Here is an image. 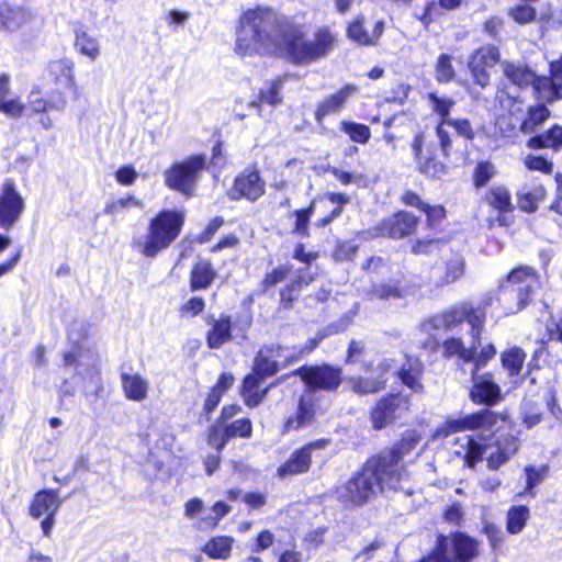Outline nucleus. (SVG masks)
<instances>
[{
	"label": "nucleus",
	"instance_id": "f257e3e1",
	"mask_svg": "<svg viewBox=\"0 0 562 562\" xmlns=\"http://www.w3.org/2000/svg\"><path fill=\"white\" fill-rule=\"evenodd\" d=\"M334 36L327 29L316 32L313 41L303 40L301 29L268 8L246 11L236 33L235 52L240 56L284 54L293 63L307 64L327 55Z\"/></svg>",
	"mask_w": 562,
	"mask_h": 562
},
{
	"label": "nucleus",
	"instance_id": "f03ea898",
	"mask_svg": "<svg viewBox=\"0 0 562 562\" xmlns=\"http://www.w3.org/2000/svg\"><path fill=\"white\" fill-rule=\"evenodd\" d=\"M401 487V473L391 470L389 474L379 460L371 458L358 473L338 488V495L346 503L361 505L378 492Z\"/></svg>",
	"mask_w": 562,
	"mask_h": 562
},
{
	"label": "nucleus",
	"instance_id": "7ed1b4c3",
	"mask_svg": "<svg viewBox=\"0 0 562 562\" xmlns=\"http://www.w3.org/2000/svg\"><path fill=\"white\" fill-rule=\"evenodd\" d=\"M184 214L177 210H164L150 220L147 234L134 243L136 250L147 258H155L167 249L180 235Z\"/></svg>",
	"mask_w": 562,
	"mask_h": 562
},
{
	"label": "nucleus",
	"instance_id": "20e7f679",
	"mask_svg": "<svg viewBox=\"0 0 562 562\" xmlns=\"http://www.w3.org/2000/svg\"><path fill=\"white\" fill-rule=\"evenodd\" d=\"M463 322L471 327V337L474 339V347L481 345V333L485 323V313L480 307H474L469 302H463L434 315L419 325V330L431 335L436 330H452Z\"/></svg>",
	"mask_w": 562,
	"mask_h": 562
},
{
	"label": "nucleus",
	"instance_id": "39448f33",
	"mask_svg": "<svg viewBox=\"0 0 562 562\" xmlns=\"http://www.w3.org/2000/svg\"><path fill=\"white\" fill-rule=\"evenodd\" d=\"M539 285L538 277L530 267L514 269L506 282L499 286V299L505 304L507 314H515L525 308Z\"/></svg>",
	"mask_w": 562,
	"mask_h": 562
},
{
	"label": "nucleus",
	"instance_id": "423d86ee",
	"mask_svg": "<svg viewBox=\"0 0 562 562\" xmlns=\"http://www.w3.org/2000/svg\"><path fill=\"white\" fill-rule=\"evenodd\" d=\"M479 554V542L463 533L439 536L435 550L419 562H470Z\"/></svg>",
	"mask_w": 562,
	"mask_h": 562
},
{
	"label": "nucleus",
	"instance_id": "0eeeda50",
	"mask_svg": "<svg viewBox=\"0 0 562 562\" xmlns=\"http://www.w3.org/2000/svg\"><path fill=\"white\" fill-rule=\"evenodd\" d=\"M206 167L203 154L190 156L182 161L172 164L165 172V184L187 196H191L202 171Z\"/></svg>",
	"mask_w": 562,
	"mask_h": 562
},
{
	"label": "nucleus",
	"instance_id": "6e6552de",
	"mask_svg": "<svg viewBox=\"0 0 562 562\" xmlns=\"http://www.w3.org/2000/svg\"><path fill=\"white\" fill-rule=\"evenodd\" d=\"M504 419L505 417L499 413L491 409H481L456 419L447 420L438 432L446 437L453 432L477 430L481 432L482 438H487L498 429L499 422Z\"/></svg>",
	"mask_w": 562,
	"mask_h": 562
},
{
	"label": "nucleus",
	"instance_id": "1a4fd4ad",
	"mask_svg": "<svg viewBox=\"0 0 562 562\" xmlns=\"http://www.w3.org/2000/svg\"><path fill=\"white\" fill-rule=\"evenodd\" d=\"M63 504L57 490H41L35 493L30 507L29 515L34 519L44 517L41 521V529L45 537H50L55 525V515Z\"/></svg>",
	"mask_w": 562,
	"mask_h": 562
},
{
	"label": "nucleus",
	"instance_id": "9d476101",
	"mask_svg": "<svg viewBox=\"0 0 562 562\" xmlns=\"http://www.w3.org/2000/svg\"><path fill=\"white\" fill-rule=\"evenodd\" d=\"M295 373L311 389L334 391L341 383V370L329 364L303 366Z\"/></svg>",
	"mask_w": 562,
	"mask_h": 562
},
{
	"label": "nucleus",
	"instance_id": "9b49d317",
	"mask_svg": "<svg viewBox=\"0 0 562 562\" xmlns=\"http://www.w3.org/2000/svg\"><path fill=\"white\" fill-rule=\"evenodd\" d=\"M25 204L12 180H7L0 192V227L9 229L20 218Z\"/></svg>",
	"mask_w": 562,
	"mask_h": 562
},
{
	"label": "nucleus",
	"instance_id": "f8f14e48",
	"mask_svg": "<svg viewBox=\"0 0 562 562\" xmlns=\"http://www.w3.org/2000/svg\"><path fill=\"white\" fill-rule=\"evenodd\" d=\"M408 409V398L402 394H390L381 398L371 411L374 429H382Z\"/></svg>",
	"mask_w": 562,
	"mask_h": 562
},
{
	"label": "nucleus",
	"instance_id": "ddd939ff",
	"mask_svg": "<svg viewBox=\"0 0 562 562\" xmlns=\"http://www.w3.org/2000/svg\"><path fill=\"white\" fill-rule=\"evenodd\" d=\"M329 443V439H318L296 449L286 462L278 468V476L283 479L288 475L306 473L310 470L312 452L315 450H323L328 447Z\"/></svg>",
	"mask_w": 562,
	"mask_h": 562
},
{
	"label": "nucleus",
	"instance_id": "4468645a",
	"mask_svg": "<svg viewBox=\"0 0 562 562\" xmlns=\"http://www.w3.org/2000/svg\"><path fill=\"white\" fill-rule=\"evenodd\" d=\"M266 192V182L257 170H246L236 177L228 195L232 200L246 199L255 202Z\"/></svg>",
	"mask_w": 562,
	"mask_h": 562
},
{
	"label": "nucleus",
	"instance_id": "2eb2a0df",
	"mask_svg": "<svg viewBox=\"0 0 562 562\" xmlns=\"http://www.w3.org/2000/svg\"><path fill=\"white\" fill-rule=\"evenodd\" d=\"M472 382L470 398L473 403L491 406L501 401V387L491 373L479 374L477 371H472Z\"/></svg>",
	"mask_w": 562,
	"mask_h": 562
},
{
	"label": "nucleus",
	"instance_id": "dca6fc26",
	"mask_svg": "<svg viewBox=\"0 0 562 562\" xmlns=\"http://www.w3.org/2000/svg\"><path fill=\"white\" fill-rule=\"evenodd\" d=\"M417 442L418 440L413 436L404 437L391 450L382 452L374 459L380 461V464L389 474H391V470L400 472L402 482L406 475V472L401 464V461L405 454L411 452L416 447Z\"/></svg>",
	"mask_w": 562,
	"mask_h": 562
},
{
	"label": "nucleus",
	"instance_id": "f3484780",
	"mask_svg": "<svg viewBox=\"0 0 562 562\" xmlns=\"http://www.w3.org/2000/svg\"><path fill=\"white\" fill-rule=\"evenodd\" d=\"M417 442L418 440L413 436L404 437L391 450L382 452L374 459L380 461V464L389 474H391V470L400 472L402 482L406 475V472L401 464V461L405 454L411 452L416 447Z\"/></svg>",
	"mask_w": 562,
	"mask_h": 562
},
{
	"label": "nucleus",
	"instance_id": "a211bd4d",
	"mask_svg": "<svg viewBox=\"0 0 562 562\" xmlns=\"http://www.w3.org/2000/svg\"><path fill=\"white\" fill-rule=\"evenodd\" d=\"M418 218L408 212H400L385 218L379 225L382 236L400 239L415 232Z\"/></svg>",
	"mask_w": 562,
	"mask_h": 562
},
{
	"label": "nucleus",
	"instance_id": "6ab92c4d",
	"mask_svg": "<svg viewBox=\"0 0 562 562\" xmlns=\"http://www.w3.org/2000/svg\"><path fill=\"white\" fill-rule=\"evenodd\" d=\"M559 67L558 65L553 66V70L550 69V77L535 75L531 87L540 100L551 102L562 98V71L559 70Z\"/></svg>",
	"mask_w": 562,
	"mask_h": 562
},
{
	"label": "nucleus",
	"instance_id": "aec40b11",
	"mask_svg": "<svg viewBox=\"0 0 562 562\" xmlns=\"http://www.w3.org/2000/svg\"><path fill=\"white\" fill-rule=\"evenodd\" d=\"M384 22L376 21L370 32L364 23L363 16H358L348 27V36L355 43L361 46H374L382 36Z\"/></svg>",
	"mask_w": 562,
	"mask_h": 562
},
{
	"label": "nucleus",
	"instance_id": "412c9836",
	"mask_svg": "<svg viewBox=\"0 0 562 562\" xmlns=\"http://www.w3.org/2000/svg\"><path fill=\"white\" fill-rule=\"evenodd\" d=\"M357 88L352 85L342 87L339 91L324 99L317 106L315 119L319 123L323 119L330 114L340 112L347 101L356 93Z\"/></svg>",
	"mask_w": 562,
	"mask_h": 562
},
{
	"label": "nucleus",
	"instance_id": "4be33fe9",
	"mask_svg": "<svg viewBox=\"0 0 562 562\" xmlns=\"http://www.w3.org/2000/svg\"><path fill=\"white\" fill-rule=\"evenodd\" d=\"M120 380L123 393L127 400L142 402L147 398L149 382L146 378L139 373L122 371Z\"/></svg>",
	"mask_w": 562,
	"mask_h": 562
},
{
	"label": "nucleus",
	"instance_id": "5701e85b",
	"mask_svg": "<svg viewBox=\"0 0 562 562\" xmlns=\"http://www.w3.org/2000/svg\"><path fill=\"white\" fill-rule=\"evenodd\" d=\"M423 135L418 134L414 137L412 147L418 169L422 173L430 178H440L446 173V167L437 161L432 156L423 154Z\"/></svg>",
	"mask_w": 562,
	"mask_h": 562
},
{
	"label": "nucleus",
	"instance_id": "b1692460",
	"mask_svg": "<svg viewBox=\"0 0 562 562\" xmlns=\"http://www.w3.org/2000/svg\"><path fill=\"white\" fill-rule=\"evenodd\" d=\"M280 363L276 347H265L258 351L255 358L251 374L265 380L279 371Z\"/></svg>",
	"mask_w": 562,
	"mask_h": 562
},
{
	"label": "nucleus",
	"instance_id": "393cba45",
	"mask_svg": "<svg viewBox=\"0 0 562 562\" xmlns=\"http://www.w3.org/2000/svg\"><path fill=\"white\" fill-rule=\"evenodd\" d=\"M518 439L512 435L501 436L496 440V450L488 454L487 464L492 470H497L505 464L518 450Z\"/></svg>",
	"mask_w": 562,
	"mask_h": 562
},
{
	"label": "nucleus",
	"instance_id": "a878e982",
	"mask_svg": "<svg viewBox=\"0 0 562 562\" xmlns=\"http://www.w3.org/2000/svg\"><path fill=\"white\" fill-rule=\"evenodd\" d=\"M269 386H263V379L254 374H248L243 381L240 395L246 406L257 407L266 397Z\"/></svg>",
	"mask_w": 562,
	"mask_h": 562
},
{
	"label": "nucleus",
	"instance_id": "bb28decb",
	"mask_svg": "<svg viewBox=\"0 0 562 562\" xmlns=\"http://www.w3.org/2000/svg\"><path fill=\"white\" fill-rule=\"evenodd\" d=\"M501 67L505 78L518 88L529 87L535 81V71L524 64L505 60Z\"/></svg>",
	"mask_w": 562,
	"mask_h": 562
},
{
	"label": "nucleus",
	"instance_id": "cd10ccee",
	"mask_svg": "<svg viewBox=\"0 0 562 562\" xmlns=\"http://www.w3.org/2000/svg\"><path fill=\"white\" fill-rule=\"evenodd\" d=\"M232 338V322L228 316H221L214 321L211 329L207 331V346L212 349H218Z\"/></svg>",
	"mask_w": 562,
	"mask_h": 562
},
{
	"label": "nucleus",
	"instance_id": "c85d7f7f",
	"mask_svg": "<svg viewBox=\"0 0 562 562\" xmlns=\"http://www.w3.org/2000/svg\"><path fill=\"white\" fill-rule=\"evenodd\" d=\"M216 271L207 260L198 261L192 270L190 278V286L192 291L207 289L216 278Z\"/></svg>",
	"mask_w": 562,
	"mask_h": 562
},
{
	"label": "nucleus",
	"instance_id": "c756f323",
	"mask_svg": "<svg viewBox=\"0 0 562 562\" xmlns=\"http://www.w3.org/2000/svg\"><path fill=\"white\" fill-rule=\"evenodd\" d=\"M313 407L314 405L311 401L301 397L295 415L289 417L284 424V431L297 430L311 424L314 418Z\"/></svg>",
	"mask_w": 562,
	"mask_h": 562
},
{
	"label": "nucleus",
	"instance_id": "7c9ffc66",
	"mask_svg": "<svg viewBox=\"0 0 562 562\" xmlns=\"http://www.w3.org/2000/svg\"><path fill=\"white\" fill-rule=\"evenodd\" d=\"M458 443L460 448L456 450V454L463 457L468 467L473 468L482 460V456L485 452L484 448L472 437L463 436L458 438Z\"/></svg>",
	"mask_w": 562,
	"mask_h": 562
},
{
	"label": "nucleus",
	"instance_id": "2f4dec72",
	"mask_svg": "<svg viewBox=\"0 0 562 562\" xmlns=\"http://www.w3.org/2000/svg\"><path fill=\"white\" fill-rule=\"evenodd\" d=\"M322 339H323V336H319L318 338L310 339L303 347H282V346H274V347L279 355L281 364L284 367L286 364L297 361L304 355L310 353L312 350H314L317 347V345L319 344V341Z\"/></svg>",
	"mask_w": 562,
	"mask_h": 562
},
{
	"label": "nucleus",
	"instance_id": "473e14b6",
	"mask_svg": "<svg viewBox=\"0 0 562 562\" xmlns=\"http://www.w3.org/2000/svg\"><path fill=\"white\" fill-rule=\"evenodd\" d=\"M423 373V363L418 359H408L400 371L402 382L414 392H422L423 384L420 376Z\"/></svg>",
	"mask_w": 562,
	"mask_h": 562
},
{
	"label": "nucleus",
	"instance_id": "72a5a7b5",
	"mask_svg": "<svg viewBox=\"0 0 562 562\" xmlns=\"http://www.w3.org/2000/svg\"><path fill=\"white\" fill-rule=\"evenodd\" d=\"M233 543L234 539L231 537H214L203 547V552L212 559L225 560L231 555Z\"/></svg>",
	"mask_w": 562,
	"mask_h": 562
},
{
	"label": "nucleus",
	"instance_id": "f704fd0d",
	"mask_svg": "<svg viewBox=\"0 0 562 562\" xmlns=\"http://www.w3.org/2000/svg\"><path fill=\"white\" fill-rule=\"evenodd\" d=\"M530 148H558L562 146V126L554 125L546 133L529 139Z\"/></svg>",
	"mask_w": 562,
	"mask_h": 562
},
{
	"label": "nucleus",
	"instance_id": "c9c22d12",
	"mask_svg": "<svg viewBox=\"0 0 562 562\" xmlns=\"http://www.w3.org/2000/svg\"><path fill=\"white\" fill-rule=\"evenodd\" d=\"M75 47L91 60H95L100 55V45L98 40L86 31L78 30L76 32Z\"/></svg>",
	"mask_w": 562,
	"mask_h": 562
},
{
	"label": "nucleus",
	"instance_id": "e433bc0d",
	"mask_svg": "<svg viewBox=\"0 0 562 562\" xmlns=\"http://www.w3.org/2000/svg\"><path fill=\"white\" fill-rule=\"evenodd\" d=\"M546 191L542 186H537L532 190L522 188L518 192V206L525 212H533L537 210L539 201L544 198Z\"/></svg>",
	"mask_w": 562,
	"mask_h": 562
},
{
	"label": "nucleus",
	"instance_id": "4c0bfd02",
	"mask_svg": "<svg viewBox=\"0 0 562 562\" xmlns=\"http://www.w3.org/2000/svg\"><path fill=\"white\" fill-rule=\"evenodd\" d=\"M503 367L509 372V375L516 376L520 373L526 360V353L518 347H513L502 353Z\"/></svg>",
	"mask_w": 562,
	"mask_h": 562
},
{
	"label": "nucleus",
	"instance_id": "58836bf2",
	"mask_svg": "<svg viewBox=\"0 0 562 562\" xmlns=\"http://www.w3.org/2000/svg\"><path fill=\"white\" fill-rule=\"evenodd\" d=\"M549 116V110L543 105L530 106L527 117L520 123V131L524 134H531L536 127L542 124Z\"/></svg>",
	"mask_w": 562,
	"mask_h": 562
},
{
	"label": "nucleus",
	"instance_id": "ea45409f",
	"mask_svg": "<svg viewBox=\"0 0 562 562\" xmlns=\"http://www.w3.org/2000/svg\"><path fill=\"white\" fill-rule=\"evenodd\" d=\"M385 379L383 375H379L376 379H366V378H351L349 383L355 393L366 395L376 393L382 390L385 385Z\"/></svg>",
	"mask_w": 562,
	"mask_h": 562
},
{
	"label": "nucleus",
	"instance_id": "a19ab883",
	"mask_svg": "<svg viewBox=\"0 0 562 562\" xmlns=\"http://www.w3.org/2000/svg\"><path fill=\"white\" fill-rule=\"evenodd\" d=\"M480 347L476 345L475 348ZM443 352L447 356L458 355L464 361L474 359V339L469 348H465L460 338H449L443 342Z\"/></svg>",
	"mask_w": 562,
	"mask_h": 562
},
{
	"label": "nucleus",
	"instance_id": "79ce46f5",
	"mask_svg": "<svg viewBox=\"0 0 562 562\" xmlns=\"http://www.w3.org/2000/svg\"><path fill=\"white\" fill-rule=\"evenodd\" d=\"M487 202L499 212L512 210L510 194L503 186H494L486 195Z\"/></svg>",
	"mask_w": 562,
	"mask_h": 562
},
{
	"label": "nucleus",
	"instance_id": "37998d69",
	"mask_svg": "<svg viewBox=\"0 0 562 562\" xmlns=\"http://www.w3.org/2000/svg\"><path fill=\"white\" fill-rule=\"evenodd\" d=\"M469 61L492 68L499 61V50L494 45L482 46L471 54Z\"/></svg>",
	"mask_w": 562,
	"mask_h": 562
},
{
	"label": "nucleus",
	"instance_id": "c03bdc74",
	"mask_svg": "<svg viewBox=\"0 0 562 562\" xmlns=\"http://www.w3.org/2000/svg\"><path fill=\"white\" fill-rule=\"evenodd\" d=\"M529 517V509L526 506L513 507L507 514V531L509 533H519Z\"/></svg>",
	"mask_w": 562,
	"mask_h": 562
},
{
	"label": "nucleus",
	"instance_id": "a18cd8bd",
	"mask_svg": "<svg viewBox=\"0 0 562 562\" xmlns=\"http://www.w3.org/2000/svg\"><path fill=\"white\" fill-rule=\"evenodd\" d=\"M507 13L510 19L520 25L535 22L538 15L537 10L532 5L528 4V2L510 7Z\"/></svg>",
	"mask_w": 562,
	"mask_h": 562
},
{
	"label": "nucleus",
	"instance_id": "49530a36",
	"mask_svg": "<svg viewBox=\"0 0 562 562\" xmlns=\"http://www.w3.org/2000/svg\"><path fill=\"white\" fill-rule=\"evenodd\" d=\"M340 130L345 132L352 142L359 144H366L371 136L370 128L367 125L356 122L342 121Z\"/></svg>",
	"mask_w": 562,
	"mask_h": 562
},
{
	"label": "nucleus",
	"instance_id": "de8ad7c7",
	"mask_svg": "<svg viewBox=\"0 0 562 562\" xmlns=\"http://www.w3.org/2000/svg\"><path fill=\"white\" fill-rule=\"evenodd\" d=\"M456 76L452 58L447 54L439 55L436 63V79L439 82H450Z\"/></svg>",
	"mask_w": 562,
	"mask_h": 562
},
{
	"label": "nucleus",
	"instance_id": "09e8293b",
	"mask_svg": "<svg viewBox=\"0 0 562 562\" xmlns=\"http://www.w3.org/2000/svg\"><path fill=\"white\" fill-rule=\"evenodd\" d=\"M231 506L224 502H216L209 512L207 517L201 519V526L215 528L218 521L231 512Z\"/></svg>",
	"mask_w": 562,
	"mask_h": 562
},
{
	"label": "nucleus",
	"instance_id": "8fccbe9b",
	"mask_svg": "<svg viewBox=\"0 0 562 562\" xmlns=\"http://www.w3.org/2000/svg\"><path fill=\"white\" fill-rule=\"evenodd\" d=\"M224 428L226 430V438L229 439L235 437L249 438L252 432V424L249 418L237 419Z\"/></svg>",
	"mask_w": 562,
	"mask_h": 562
},
{
	"label": "nucleus",
	"instance_id": "3c124183",
	"mask_svg": "<svg viewBox=\"0 0 562 562\" xmlns=\"http://www.w3.org/2000/svg\"><path fill=\"white\" fill-rule=\"evenodd\" d=\"M496 175L495 166L490 161H480L474 170L475 187H484Z\"/></svg>",
	"mask_w": 562,
	"mask_h": 562
},
{
	"label": "nucleus",
	"instance_id": "603ef678",
	"mask_svg": "<svg viewBox=\"0 0 562 562\" xmlns=\"http://www.w3.org/2000/svg\"><path fill=\"white\" fill-rule=\"evenodd\" d=\"M283 85V79L279 78L270 83L267 89H262L260 92L259 102H265L270 105H277L281 103V89Z\"/></svg>",
	"mask_w": 562,
	"mask_h": 562
},
{
	"label": "nucleus",
	"instance_id": "864d4df0",
	"mask_svg": "<svg viewBox=\"0 0 562 562\" xmlns=\"http://www.w3.org/2000/svg\"><path fill=\"white\" fill-rule=\"evenodd\" d=\"M328 200L335 207L330 211L329 216L319 220L318 226H326L334 218L338 217L341 214L342 205L349 202V196L342 193H329Z\"/></svg>",
	"mask_w": 562,
	"mask_h": 562
},
{
	"label": "nucleus",
	"instance_id": "5fc2aeb1",
	"mask_svg": "<svg viewBox=\"0 0 562 562\" xmlns=\"http://www.w3.org/2000/svg\"><path fill=\"white\" fill-rule=\"evenodd\" d=\"M131 206H140V202L135 196L127 195L119 200H111L106 202L104 213L108 215H114L121 212L122 210L128 209Z\"/></svg>",
	"mask_w": 562,
	"mask_h": 562
},
{
	"label": "nucleus",
	"instance_id": "6e6d98bb",
	"mask_svg": "<svg viewBox=\"0 0 562 562\" xmlns=\"http://www.w3.org/2000/svg\"><path fill=\"white\" fill-rule=\"evenodd\" d=\"M0 111L11 117H20L25 111V105L21 103L18 97L11 94L10 97H7L4 100L0 101Z\"/></svg>",
	"mask_w": 562,
	"mask_h": 562
},
{
	"label": "nucleus",
	"instance_id": "4d7b16f0",
	"mask_svg": "<svg viewBox=\"0 0 562 562\" xmlns=\"http://www.w3.org/2000/svg\"><path fill=\"white\" fill-rule=\"evenodd\" d=\"M468 68L475 85L481 88H486L490 85L488 67L469 61Z\"/></svg>",
	"mask_w": 562,
	"mask_h": 562
},
{
	"label": "nucleus",
	"instance_id": "13d9d810",
	"mask_svg": "<svg viewBox=\"0 0 562 562\" xmlns=\"http://www.w3.org/2000/svg\"><path fill=\"white\" fill-rule=\"evenodd\" d=\"M292 269L293 266L290 263L279 266L266 274L263 283L266 286H273L285 280L292 273Z\"/></svg>",
	"mask_w": 562,
	"mask_h": 562
},
{
	"label": "nucleus",
	"instance_id": "bf43d9fd",
	"mask_svg": "<svg viewBox=\"0 0 562 562\" xmlns=\"http://www.w3.org/2000/svg\"><path fill=\"white\" fill-rule=\"evenodd\" d=\"M464 272V260L461 256L453 257L446 266V283L457 281Z\"/></svg>",
	"mask_w": 562,
	"mask_h": 562
},
{
	"label": "nucleus",
	"instance_id": "052dcab7",
	"mask_svg": "<svg viewBox=\"0 0 562 562\" xmlns=\"http://www.w3.org/2000/svg\"><path fill=\"white\" fill-rule=\"evenodd\" d=\"M313 212H314V203H312L307 209L296 210L294 212V215L296 217L295 226L293 229L294 233L302 235V236L307 235V225H308V222H310V218H311Z\"/></svg>",
	"mask_w": 562,
	"mask_h": 562
},
{
	"label": "nucleus",
	"instance_id": "680f3d73",
	"mask_svg": "<svg viewBox=\"0 0 562 562\" xmlns=\"http://www.w3.org/2000/svg\"><path fill=\"white\" fill-rule=\"evenodd\" d=\"M372 294L381 300L397 299L401 290L396 283H382L373 285Z\"/></svg>",
	"mask_w": 562,
	"mask_h": 562
},
{
	"label": "nucleus",
	"instance_id": "e2e57ef3",
	"mask_svg": "<svg viewBox=\"0 0 562 562\" xmlns=\"http://www.w3.org/2000/svg\"><path fill=\"white\" fill-rule=\"evenodd\" d=\"M229 438H226L225 428H221L220 426H213L210 429L207 442L211 447L216 449V452H221Z\"/></svg>",
	"mask_w": 562,
	"mask_h": 562
},
{
	"label": "nucleus",
	"instance_id": "0e129e2a",
	"mask_svg": "<svg viewBox=\"0 0 562 562\" xmlns=\"http://www.w3.org/2000/svg\"><path fill=\"white\" fill-rule=\"evenodd\" d=\"M429 101L431 102V106L436 113H438L442 120L448 119V114L450 109L453 106L454 101L448 98H440L435 93H429Z\"/></svg>",
	"mask_w": 562,
	"mask_h": 562
},
{
	"label": "nucleus",
	"instance_id": "69168bd1",
	"mask_svg": "<svg viewBox=\"0 0 562 562\" xmlns=\"http://www.w3.org/2000/svg\"><path fill=\"white\" fill-rule=\"evenodd\" d=\"M526 480H527V491L531 492L533 487L540 484L547 473V468H536L532 465H528L525 468Z\"/></svg>",
	"mask_w": 562,
	"mask_h": 562
},
{
	"label": "nucleus",
	"instance_id": "338daca9",
	"mask_svg": "<svg viewBox=\"0 0 562 562\" xmlns=\"http://www.w3.org/2000/svg\"><path fill=\"white\" fill-rule=\"evenodd\" d=\"M476 349L474 348V359H472L474 368L472 371H479L496 355V349L492 344L484 346L479 353Z\"/></svg>",
	"mask_w": 562,
	"mask_h": 562
},
{
	"label": "nucleus",
	"instance_id": "774afa93",
	"mask_svg": "<svg viewBox=\"0 0 562 562\" xmlns=\"http://www.w3.org/2000/svg\"><path fill=\"white\" fill-rule=\"evenodd\" d=\"M25 111H27L29 114L45 113L49 111V106L47 100L38 93H31L27 105H25Z\"/></svg>",
	"mask_w": 562,
	"mask_h": 562
}]
</instances>
